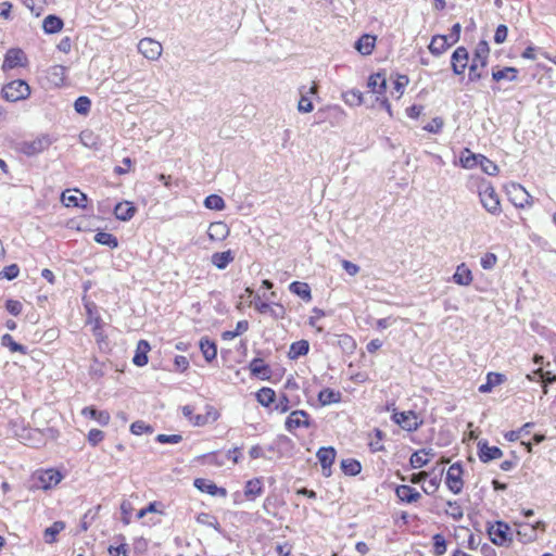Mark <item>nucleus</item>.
Listing matches in <instances>:
<instances>
[{"instance_id":"2f4dec72","label":"nucleus","mask_w":556,"mask_h":556,"mask_svg":"<svg viewBox=\"0 0 556 556\" xmlns=\"http://www.w3.org/2000/svg\"><path fill=\"white\" fill-rule=\"evenodd\" d=\"M453 281L459 286H469L471 283L472 275L465 264L457 266L456 271L453 275Z\"/></svg>"},{"instance_id":"7c9ffc66","label":"nucleus","mask_w":556,"mask_h":556,"mask_svg":"<svg viewBox=\"0 0 556 556\" xmlns=\"http://www.w3.org/2000/svg\"><path fill=\"white\" fill-rule=\"evenodd\" d=\"M505 380H506V377L503 374H500V372H489L488 376H486V382L479 387V392L488 393L495 386H498V384L503 383Z\"/></svg>"},{"instance_id":"39448f33","label":"nucleus","mask_w":556,"mask_h":556,"mask_svg":"<svg viewBox=\"0 0 556 556\" xmlns=\"http://www.w3.org/2000/svg\"><path fill=\"white\" fill-rule=\"evenodd\" d=\"M488 534L492 543L498 546H503L513 541L508 523L501 520L488 527Z\"/></svg>"},{"instance_id":"774afa93","label":"nucleus","mask_w":556,"mask_h":556,"mask_svg":"<svg viewBox=\"0 0 556 556\" xmlns=\"http://www.w3.org/2000/svg\"><path fill=\"white\" fill-rule=\"evenodd\" d=\"M109 553L111 556H127L128 548L126 544H121L118 546H110Z\"/></svg>"},{"instance_id":"c756f323","label":"nucleus","mask_w":556,"mask_h":556,"mask_svg":"<svg viewBox=\"0 0 556 556\" xmlns=\"http://www.w3.org/2000/svg\"><path fill=\"white\" fill-rule=\"evenodd\" d=\"M289 290L300 296L303 301L309 302L312 300V292L308 283L302 281H293L289 286Z\"/></svg>"},{"instance_id":"f257e3e1","label":"nucleus","mask_w":556,"mask_h":556,"mask_svg":"<svg viewBox=\"0 0 556 556\" xmlns=\"http://www.w3.org/2000/svg\"><path fill=\"white\" fill-rule=\"evenodd\" d=\"M489 54V43L485 40L479 41L475 49L471 64L469 65V81H477L482 78V73L479 72V68H484L488 65Z\"/></svg>"},{"instance_id":"2eb2a0df","label":"nucleus","mask_w":556,"mask_h":556,"mask_svg":"<svg viewBox=\"0 0 556 556\" xmlns=\"http://www.w3.org/2000/svg\"><path fill=\"white\" fill-rule=\"evenodd\" d=\"M25 59V53L21 49H10L4 55L2 68L7 71L22 66Z\"/></svg>"},{"instance_id":"5701e85b","label":"nucleus","mask_w":556,"mask_h":556,"mask_svg":"<svg viewBox=\"0 0 556 556\" xmlns=\"http://www.w3.org/2000/svg\"><path fill=\"white\" fill-rule=\"evenodd\" d=\"M451 46L452 43L447 41V37L445 35H435L431 39L429 50L433 55L439 56Z\"/></svg>"},{"instance_id":"680f3d73","label":"nucleus","mask_w":556,"mask_h":556,"mask_svg":"<svg viewBox=\"0 0 556 556\" xmlns=\"http://www.w3.org/2000/svg\"><path fill=\"white\" fill-rule=\"evenodd\" d=\"M104 439V432L99 429H91L88 433V442L96 446Z\"/></svg>"},{"instance_id":"052dcab7","label":"nucleus","mask_w":556,"mask_h":556,"mask_svg":"<svg viewBox=\"0 0 556 556\" xmlns=\"http://www.w3.org/2000/svg\"><path fill=\"white\" fill-rule=\"evenodd\" d=\"M275 409L280 413H287L290 409V400L285 393L279 396Z\"/></svg>"},{"instance_id":"20e7f679","label":"nucleus","mask_w":556,"mask_h":556,"mask_svg":"<svg viewBox=\"0 0 556 556\" xmlns=\"http://www.w3.org/2000/svg\"><path fill=\"white\" fill-rule=\"evenodd\" d=\"M30 88L25 80L16 79L2 88V96L7 101L16 102L28 98Z\"/></svg>"},{"instance_id":"72a5a7b5","label":"nucleus","mask_w":556,"mask_h":556,"mask_svg":"<svg viewBox=\"0 0 556 556\" xmlns=\"http://www.w3.org/2000/svg\"><path fill=\"white\" fill-rule=\"evenodd\" d=\"M83 415L97 420L101 426H106L110 421V414L106 410H98L92 406L85 407Z\"/></svg>"},{"instance_id":"c85d7f7f","label":"nucleus","mask_w":556,"mask_h":556,"mask_svg":"<svg viewBox=\"0 0 556 556\" xmlns=\"http://www.w3.org/2000/svg\"><path fill=\"white\" fill-rule=\"evenodd\" d=\"M368 87L377 94H384L387 90L386 77L380 73L370 75L368 78Z\"/></svg>"},{"instance_id":"de8ad7c7","label":"nucleus","mask_w":556,"mask_h":556,"mask_svg":"<svg viewBox=\"0 0 556 556\" xmlns=\"http://www.w3.org/2000/svg\"><path fill=\"white\" fill-rule=\"evenodd\" d=\"M479 165L481 169L490 176H495L498 173L497 165L493 161L485 157L484 155H480Z\"/></svg>"},{"instance_id":"4c0bfd02","label":"nucleus","mask_w":556,"mask_h":556,"mask_svg":"<svg viewBox=\"0 0 556 556\" xmlns=\"http://www.w3.org/2000/svg\"><path fill=\"white\" fill-rule=\"evenodd\" d=\"M256 400L261 405L269 407L276 402V393L273 389L264 387L257 391Z\"/></svg>"},{"instance_id":"5fc2aeb1","label":"nucleus","mask_w":556,"mask_h":556,"mask_svg":"<svg viewBox=\"0 0 556 556\" xmlns=\"http://www.w3.org/2000/svg\"><path fill=\"white\" fill-rule=\"evenodd\" d=\"M428 462L429 459L425 458L420 451L413 453L409 459L410 466L415 469L426 466Z\"/></svg>"},{"instance_id":"c03bdc74","label":"nucleus","mask_w":556,"mask_h":556,"mask_svg":"<svg viewBox=\"0 0 556 556\" xmlns=\"http://www.w3.org/2000/svg\"><path fill=\"white\" fill-rule=\"evenodd\" d=\"M204 205L208 210L222 211L225 208V201L218 194H210L205 198Z\"/></svg>"},{"instance_id":"9b49d317","label":"nucleus","mask_w":556,"mask_h":556,"mask_svg":"<svg viewBox=\"0 0 556 556\" xmlns=\"http://www.w3.org/2000/svg\"><path fill=\"white\" fill-rule=\"evenodd\" d=\"M469 53L465 47H458L452 54L451 64L455 75L464 74L468 66Z\"/></svg>"},{"instance_id":"aec40b11","label":"nucleus","mask_w":556,"mask_h":556,"mask_svg":"<svg viewBox=\"0 0 556 556\" xmlns=\"http://www.w3.org/2000/svg\"><path fill=\"white\" fill-rule=\"evenodd\" d=\"M375 45L376 36L365 34L356 40L354 47L362 55H369L371 54Z\"/></svg>"},{"instance_id":"37998d69","label":"nucleus","mask_w":556,"mask_h":556,"mask_svg":"<svg viewBox=\"0 0 556 556\" xmlns=\"http://www.w3.org/2000/svg\"><path fill=\"white\" fill-rule=\"evenodd\" d=\"M197 521L200 525L207 526L214 528L216 531L220 532V523L217 518L208 513H201L197 516Z\"/></svg>"},{"instance_id":"bb28decb","label":"nucleus","mask_w":556,"mask_h":556,"mask_svg":"<svg viewBox=\"0 0 556 556\" xmlns=\"http://www.w3.org/2000/svg\"><path fill=\"white\" fill-rule=\"evenodd\" d=\"M309 351V343L307 340H299L290 345L288 356L290 359H298L305 356Z\"/></svg>"},{"instance_id":"c9c22d12","label":"nucleus","mask_w":556,"mask_h":556,"mask_svg":"<svg viewBox=\"0 0 556 556\" xmlns=\"http://www.w3.org/2000/svg\"><path fill=\"white\" fill-rule=\"evenodd\" d=\"M263 493V483L262 480L258 478L249 480L245 483L244 488V495L248 498H255L256 496H260Z\"/></svg>"},{"instance_id":"9d476101","label":"nucleus","mask_w":556,"mask_h":556,"mask_svg":"<svg viewBox=\"0 0 556 556\" xmlns=\"http://www.w3.org/2000/svg\"><path fill=\"white\" fill-rule=\"evenodd\" d=\"M336 455L337 452L332 446H323L317 451L316 456L320 463L323 475L325 477L331 476V466L334 463Z\"/></svg>"},{"instance_id":"603ef678","label":"nucleus","mask_w":556,"mask_h":556,"mask_svg":"<svg viewBox=\"0 0 556 556\" xmlns=\"http://www.w3.org/2000/svg\"><path fill=\"white\" fill-rule=\"evenodd\" d=\"M433 548L437 556H441L446 552V542L442 534L433 535Z\"/></svg>"},{"instance_id":"09e8293b","label":"nucleus","mask_w":556,"mask_h":556,"mask_svg":"<svg viewBox=\"0 0 556 556\" xmlns=\"http://www.w3.org/2000/svg\"><path fill=\"white\" fill-rule=\"evenodd\" d=\"M344 102L349 105H361L363 103L362 92L358 90H349L343 93Z\"/></svg>"},{"instance_id":"a878e982","label":"nucleus","mask_w":556,"mask_h":556,"mask_svg":"<svg viewBox=\"0 0 556 556\" xmlns=\"http://www.w3.org/2000/svg\"><path fill=\"white\" fill-rule=\"evenodd\" d=\"M518 70L513 66H506L503 68L495 67L492 71V78L495 81H500L503 79H507L509 81H514L517 78Z\"/></svg>"},{"instance_id":"864d4df0","label":"nucleus","mask_w":556,"mask_h":556,"mask_svg":"<svg viewBox=\"0 0 556 556\" xmlns=\"http://www.w3.org/2000/svg\"><path fill=\"white\" fill-rule=\"evenodd\" d=\"M18 266L16 264H11L0 271V279L13 280L18 276Z\"/></svg>"},{"instance_id":"3c124183","label":"nucleus","mask_w":556,"mask_h":556,"mask_svg":"<svg viewBox=\"0 0 556 556\" xmlns=\"http://www.w3.org/2000/svg\"><path fill=\"white\" fill-rule=\"evenodd\" d=\"M70 190L62 193L61 201L62 203L67 207H85V204H81L79 202V199L77 195L68 194Z\"/></svg>"},{"instance_id":"ddd939ff","label":"nucleus","mask_w":556,"mask_h":556,"mask_svg":"<svg viewBox=\"0 0 556 556\" xmlns=\"http://www.w3.org/2000/svg\"><path fill=\"white\" fill-rule=\"evenodd\" d=\"M478 456L482 463H489L501 458L503 456V451L497 446H490L486 441H479Z\"/></svg>"},{"instance_id":"f3484780","label":"nucleus","mask_w":556,"mask_h":556,"mask_svg":"<svg viewBox=\"0 0 556 556\" xmlns=\"http://www.w3.org/2000/svg\"><path fill=\"white\" fill-rule=\"evenodd\" d=\"M249 369L252 376L262 380L269 379L271 370L270 367L264 363L262 358H253L249 364Z\"/></svg>"},{"instance_id":"f8f14e48","label":"nucleus","mask_w":556,"mask_h":556,"mask_svg":"<svg viewBox=\"0 0 556 556\" xmlns=\"http://www.w3.org/2000/svg\"><path fill=\"white\" fill-rule=\"evenodd\" d=\"M193 485L201 492L207 493L212 496L226 497L227 490L225 488L217 486L213 481L204 478H197L193 481Z\"/></svg>"},{"instance_id":"1a4fd4ad","label":"nucleus","mask_w":556,"mask_h":556,"mask_svg":"<svg viewBox=\"0 0 556 556\" xmlns=\"http://www.w3.org/2000/svg\"><path fill=\"white\" fill-rule=\"evenodd\" d=\"M138 51L148 60L156 61L162 54V45L152 38H142L138 43Z\"/></svg>"},{"instance_id":"412c9836","label":"nucleus","mask_w":556,"mask_h":556,"mask_svg":"<svg viewBox=\"0 0 556 556\" xmlns=\"http://www.w3.org/2000/svg\"><path fill=\"white\" fill-rule=\"evenodd\" d=\"M517 536L521 543H530L536 540L538 534L535 533V529L531 527V523L528 522H516Z\"/></svg>"},{"instance_id":"4d7b16f0","label":"nucleus","mask_w":556,"mask_h":556,"mask_svg":"<svg viewBox=\"0 0 556 556\" xmlns=\"http://www.w3.org/2000/svg\"><path fill=\"white\" fill-rule=\"evenodd\" d=\"M5 308L10 314L17 316L22 312L23 304L17 300H8L5 302Z\"/></svg>"},{"instance_id":"dca6fc26","label":"nucleus","mask_w":556,"mask_h":556,"mask_svg":"<svg viewBox=\"0 0 556 556\" xmlns=\"http://www.w3.org/2000/svg\"><path fill=\"white\" fill-rule=\"evenodd\" d=\"M230 229L225 222L211 223L207 230V236L213 241H222L229 236Z\"/></svg>"},{"instance_id":"393cba45","label":"nucleus","mask_w":556,"mask_h":556,"mask_svg":"<svg viewBox=\"0 0 556 556\" xmlns=\"http://www.w3.org/2000/svg\"><path fill=\"white\" fill-rule=\"evenodd\" d=\"M150 351V344L146 340H140L137 344L136 353L132 362L136 366L142 367L148 363V352Z\"/></svg>"},{"instance_id":"4468645a","label":"nucleus","mask_w":556,"mask_h":556,"mask_svg":"<svg viewBox=\"0 0 556 556\" xmlns=\"http://www.w3.org/2000/svg\"><path fill=\"white\" fill-rule=\"evenodd\" d=\"M285 426L288 431L300 427L308 428L311 426L308 414L305 410H294L286 419Z\"/></svg>"},{"instance_id":"a211bd4d","label":"nucleus","mask_w":556,"mask_h":556,"mask_svg":"<svg viewBox=\"0 0 556 556\" xmlns=\"http://www.w3.org/2000/svg\"><path fill=\"white\" fill-rule=\"evenodd\" d=\"M395 494L400 501L408 504L415 503L421 497L420 493L415 488L406 484L396 486Z\"/></svg>"},{"instance_id":"0e129e2a","label":"nucleus","mask_w":556,"mask_h":556,"mask_svg":"<svg viewBox=\"0 0 556 556\" xmlns=\"http://www.w3.org/2000/svg\"><path fill=\"white\" fill-rule=\"evenodd\" d=\"M497 257L493 253H486L481 257V266L484 269H491L496 264Z\"/></svg>"},{"instance_id":"13d9d810","label":"nucleus","mask_w":556,"mask_h":556,"mask_svg":"<svg viewBox=\"0 0 556 556\" xmlns=\"http://www.w3.org/2000/svg\"><path fill=\"white\" fill-rule=\"evenodd\" d=\"M45 0H25L26 7L36 14V16H39L41 14V11L43 9Z\"/></svg>"},{"instance_id":"423d86ee","label":"nucleus","mask_w":556,"mask_h":556,"mask_svg":"<svg viewBox=\"0 0 556 556\" xmlns=\"http://www.w3.org/2000/svg\"><path fill=\"white\" fill-rule=\"evenodd\" d=\"M51 143L49 136L41 135L35 139L23 141L20 151L27 156H34L48 149Z\"/></svg>"},{"instance_id":"338daca9","label":"nucleus","mask_w":556,"mask_h":556,"mask_svg":"<svg viewBox=\"0 0 556 556\" xmlns=\"http://www.w3.org/2000/svg\"><path fill=\"white\" fill-rule=\"evenodd\" d=\"M440 486V480L438 477H433L428 480L427 485L422 486V490L426 494L434 493Z\"/></svg>"},{"instance_id":"7ed1b4c3","label":"nucleus","mask_w":556,"mask_h":556,"mask_svg":"<svg viewBox=\"0 0 556 556\" xmlns=\"http://www.w3.org/2000/svg\"><path fill=\"white\" fill-rule=\"evenodd\" d=\"M479 199L482 206L492 215H500L502 212L500 197L489 181H482L479 187Z\"/></svg>"},{"instance_id":"f704fd0d","label":"nucleus","mask_w":556,"mask_h":556,"mask_svg":"<svg viewBox=\"0 0 556 556\" xmlns=\"http://www.w3.org/2000/svg\"><path fill=\"white\" fill-rule=\"evenodd\" d=\"M318 401L323 406L339 403L341 401V393L326 388L318 393Z\"/></svg>"},{"instance_id":"49530a36","label":"nucleus","mask_w":556,"mask_h":556,"mask_svg":"<svg viewBox=\"0 0 556 556\" xmlns=\"http://www.w3.org/2000/svg\"><path fill=\"white\" fill-rule=\"evenodd\" d=\"M533 375L540 376L543 381V393L547 394V386L556 382V375L551 371H544L542 368L534 370Z\"/></svg>"},{"instance_id":"58836bf2","label":"nucleus","mask_w":556,"mask_h":556,"mask_svg":"<svg viewBox=\"0 0 556 556\" xmlns=\"http://www.w3.org/2000/svg\"><path fill=\"white\" fill-rule=\"evenodd\" d=\"M481 154H475L469 149H465L459 157L460 164L464 168H473L479 164Z\"/></svg>"},{"instance_id":"8fccbe9b","label":"nucleus","mask_w":556,"mask_h":556,"mask_svg":"<svg viewBox=\"0 0 556 556\" xmlns=\"http://www.w3.org/2000/svg\"><path fill=\"white\" fill-rule=\"evenodd\" d=\"M130 431H131V433H134L136 435H140L142 433H152L153 428L142 420H137L131 424Z\"/></svg>"},{"instance_id":"a19ab883","label":"nucleus","mask_w":556,"mask_h":556,"mask_svg":"<svg viewBox=\"0 0 556 556\" xmlns=\"http://www.w3.org/2000/svg\"><path fill=\"white\" fill-rule=\"evenodd\" d=\"M1 343L3 346L9 348L11 352H20L21 354L24 355L28 353L27 348L14 341L13 337L9 333L2 336Z\"/></svg>"},{"instance_id":"6e6552de","label":"nucleus","mask_w":556,"mask_h":556,"mask_svg":"<svg viewBox=\"0 0 556 556\" xmlns=\"http://www.w3.org/2000/svg\"><path fill=\"white\" fill-rule=\"evenodd\" d=\"M392 418L406 431H416L422 424V420L413 410L395 413Z\"/></svg>"},{"instance_id":"6e6d98bb","label":"nucleus","mask_w":556,"mask_h":556,"mask_svg":"<svg viewBox=\"0 0 556 556\" xmlns=\"http://www.w3.org/2000/svg\"><path fill=\"white\" fill-rule=\"evenodd\" d=\"M155 440L162 444H177L182 440V437L180 434H159Z\"/></svg>"},{"instance_id":"473e14b6","label":"nucleus","mask_w":556,"mask_h":556,"mask_svg":"<svg viewBox=\"0 0 556 556\" xmlns=\"http://www.w3.org/2000/svg\"><path fill=\"white\" fill-rule=\"evenodd\" d=\"M63 21L56 15L50 14L45 17L42 28L47 34L59 33L63 28Z\"/></svg>"},{"instance_id":"e433bc0d","label":"nucleus","mask_w":556,"mask_h":556,"mask_svg":"<svg viewBox=\"0 0 556 556\" xmlns=\"http://www.w3.org/2000/svg\"><path fill=\"white\" fill-rule=\"evenodd\" d=\"M64 529H65V522L54 521L43 532V539H45L46 543H48V544L54 543L56 541V535Z\"/></svg>"},{"instance_id":"69168bd1","label":"nucleus","mask_w":556,"mask_h":556,"mask_svg":"<svg viewBox=\"0 0 556 556\" xmlns=\"http://www.w3.org/2000/svg\"><path fill=\"white\" fill-rule=\"evenodd\" d=\"M443 127V119L440 117H435L429 123L427 126H425V129L432 134H438L441 131Z\"/></svg>"},{"instance_id":"cd10ccee","label":"nucleus","mask_w":556,"mask_h":556,"mask_svg":"<svg viewBox=\"0 0 556 556\" xmlns=\"http://www.w3.org/2000/svg\"><path fill=\"white\" fill-rule=\"evenodd\" d=\"M200 350L206 362H212L217 356L216 343L208 338H202L200 340Z\"/></svg>"},{"instance_id":"f03ea898","label":"nucleus","mask_w":556,"mask_h":556,"mask_svg":"<svg viewBox=\"0 0 556 556\" xmlns=\"http://www.w3.org/2000/svg\"><path fill=\"white\" fill-rule=\"evenodd\" d=\"M62 479L63 475L58 469H39L33 473V488L47 491L56 486Z\"/></svg>"},{"instance_id":"ea45409f","label":"nucleus","mask_w":556,"mask_h":556,"mask_svg":"<svg viewBox=\"0 0 556 556\" xmlns=\"http://www.w3.org/2000/svg\"><path fill=\"white\" fill-rule=\"evenodd\" d=\"M94 241L99 244L106 245L111 249H115L118 247L117 238L114 235L105 231L97 232L94 236Z\"/></svg>"},{"instance_id":"b1692460","label":"nucleus","mask_w":556,"mask_h":556,"mask_svg":"<svg viewBox=\"0 0 556 556\" xmlns=\"http://www.w3.org/2000/svg\"><path fill=\"white\" fill-rule=\"evenodd\" d=\"M235 260V253L231 250L215 252L212 257V264L218 269H225Z\"/></svg>"},{"instance_id":"0eeeda50","label":"nucleus","mask_w":556,"mask_h":556,"mask_svg":"<svg viewBox=\"0 0 556 556\" xmlns=\"http://www.w3.org/2000/svg\"><path fill=\"white\" fill-rule=\"evenodd\" d=\"M463 466L459 462L450 466L446 472L445 483L451 492L459 494L463 490L464 482L462 479Z\"/></svg>"},{"instance_id":"a18cd8bd","label":"nucleus","mask_w":556,"mask_h":556,"mask_svg":"<svg viewBox=\"0 0 556 556\" xmlns=\"http://www.w3.org/2000/svg\"><path fill=\"white\" fill-rule=\"evenodd\" d=\"M74 109L78 114L87 115L91 109V101L86 96H80L75 100Z\"/></svg>"},{"instance_id":"4be33fe9","label":"nucleus","mask_w":556,"mask_h":556,"mask_svg":"<svg viewBox=\"0 0 556 556\" xmlns=\"http://www.w3.org/2000/svg\"><path fill=\"white\" fill-rule=\"evenodd\" d=\"M136 207L132 203L125 201L119 202L114 207V215L117 219L127 222L135 215Z\"/></svg>"},{"instance_id":"bf43d9fd","label":"nucleus","mask_w":556,"mask_h":556,"mask_svg":"<svg viewBox=\"0 0 556 556\" xmlns=\"http://www.w3.org/2000/svg\"><path fill=\"white\" fill-rule=\"evenodd\" d=\"M121 510H122V521L125 525H129L130 520H131V510H132L131 504L127 501H124L121 505Z\"/></svg>"},{"instance_id":"6ab92c4d","label":"nucleus","mask_w":556,"mask_h":556,"mask_svg":"<svg viewBox=\"0 0 556 556\" xmlns=\"http://www.w3.org/2000/svg\"><path fill=\"white\" fill-rule=\"evenodd\" d=\"M316 92H317L316 85L309 87L307 90H306V87H302L300 89L301 98L298 103L299 112L309 113L314 110V105H313L312 100L308 98V93H316Z\"/></svg>"},{"instance_id":"79ce46f5","label":"nucleus","mask_w":556,"mask_h":556,"mask_svg":"<svg viewBox=\"0 0 556 556\" xmlns=\"http://www.w3.org/2000/svg\"><path fill=\"white\" fill-rule=\"evenodd\" d=\"M341 469L345 475L356 476L362 470V465L358 460L353 458L342 459Z\"/></svg>"},{"instance_id":"e2e57ef3","label":"nucleus","mask_w":556,"mask_h":556,"mask_svg":"<svg viewBox=\"0 0 556 556\" xmlns=\"http://www.w3.org/2000/svg\"><path fill=\"white\" fill-rule=\"evenodd\" d=\"M507 34H508L507 26L504 24L498 25L495 30V34H494L495 43H498V45L503 43L507 38Z\"/></svg>"}]
</instances>
